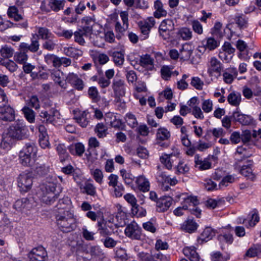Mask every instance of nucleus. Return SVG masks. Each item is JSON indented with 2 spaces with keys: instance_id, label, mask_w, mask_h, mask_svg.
<instances>
[{
  "instance_id": "1",
  "label": "nucleus",
  "mask_w": 261,
  "mask_h": 261,
  "mask_svg": "<svg viewBox=\"0 0 261 261\" xmlns=\"http://www.w3.org/2000/svg\"><path fill=\"white\" fill-rule=\"evenodd\" d=\"M57 187V180L56 176H48L47 178L46 183L42 187V194L41 199L46 204H51L54 202L59 193L61 192V189Z\"/></svg>"
},
{
  "instance_id": "2",
  "label": "nucleus",
  "mask_w": 261,
  "mask_h": 261,
  "mask_svg": "<svg viewBox=\"0 0 261 261\" xmlns=\"http://www.w3.org/2000/svg\"><path fill=\"white\" fill-rule=\"evenodd\" d=\"M57 224L59 228L64 232H69L76 227L75 219L69 211L59 212L56 215Z\"/></svg>"
},
{
  "instance_id": "3",
  "label": "nucleus",
  "mask_w": 261,
  "mask_h": 261,
  "mask_svg": "<svg viewBox=\"0 0 261 261\" xmlns=\"http://www.w3.org/2000/svg\"><path fill=\"white\" fill-rule=\"evenodd\" d=\"M28 130L21 120H18L8 129L7 136L13 139L21 140L27 137Z\"/></svg>"
},
{
  "instance_id": "4",
  "label": "nucleus",
  "mask_w": 261,
  "mask_h": 261,
  "mask_svg": "<svg viewBox=\"0 0 261 261\" xmlns=\"http://www.w3.org/2000/svg\"><path fill=\"white\" fill-rule=\"evenodd\" d=\"M33 176L31 172H22L17 178V185L21 193L30 190L33 185Z\"/></svg>"
},
{
  "instance_id": "5",
  "label": "nucleus",
  "mask_w": 261,
  "mask_h": 261,
  "mask_svg": "<svg viewBox=\"0 0 261 261\" xmlns=\"http://www.w3.org/2000/svg\"><path fill=\"white\" fill-rule=\"evenodd\" d=\"M30 261H47V253L42 246L33 248L28 254Z\"/></svg>"
},
{
  "instance_id": "6",
  "label": "nucleus",
  "mask_w": 261,
  "mask_h": 261,
  "mask_svg": "<svg viewBox=\"0 0 261 261\" xmlns=\"http://www.w3.org/2000/svg\"><path fill=\"white\" fill-rule=\"evenodd\" d=\"M124 232L127 237L132 239L140 240L141 236V228L134 221L126 226Z\"/></svg>"
},
{
  "instance_id": "7",
  "label": "nucleus",
  "mask_w": 261,
  "mask_h": 261,
  "mask_svg": "<svg viewBox=\"0 0 261 261\" xmlns=\"http://www.w3.org/2000/svg\"><path fill=\"white\" fill-rule=\"evenodd\" d=\"M112 87L115 96L117 98V101L119 100L120 97H122L125 96V82L123 80L116 79H114Z\"/></svg>"
},
{
  "instance_id": "8",
  "label": "nucleus",
  "mask_w": 261,
  "mask_h": 261,
  "mask_svg": "<svg viewBox=\"0 0 261 261\" xmlns=\"http://www.w3.org/2000/svg\"><path fill=\"white\" fill-rule=\"evenodd\" d=\"M0 119L4 121H12L15 119V111L9 105H1Z\"/></svg>"
},
{
  "instance_id": "9",
  "label": "nucleus",
  "mask_w": 261,
  "mask_h": 261,
  "mask_svg": "<svg viewBox=\"0 0 261 261\" xmlns=\"http://www.w3.org/2000/svg\"><path fill=\"white\" fill-rule=\"evenodd\" d=\"M65 3V0H49L48 6L50 9H46L45 5L43 3H42L40 8L46 12H49L50 11L57 12L64 9Z\"/></svg>"
},
{
  "instance_id": "10",
  "label": "nucleus",
  "mask_w": 261,
  "mask_h": 261,
  "mask_svg": "<svg viewBox=\"0 0 261 261\" xmlns=\"http://www.w3.org/2000/svg\"><path fill=\"white\" fill-rule=\"evenodd\" d=\"M207 72L212 75L214 72L220 74L223 70L222 64L216 57H211L207 63Z\"/></svg>"
},
{
  "instance_id": "11",
  "label": "nucleus",
  "mask_w": 261,
  "mask_h": 261,
  "mask_svg": "<svg viewBox=\"0 0 261 261\" xmlns=\"http://www.w3.org/2000/svg\"><path fill=\"white\" fill-rule=\"evenodd\" d=\"M98 231L99 234L103 237H106L110 236L114 233L113 225L110 222L102 221V222H98Z\"/></svg>"
},
{
  "instance_id": "12",
  "label": "nucleus",
  "mask_w": 261,
  "mask_h": 261,
  "mask_svg": "<svg viewBox=\"0 0 261 261\" xmlns=\"http://www.w3.org/2000/svg\"><path fill=\"white\" fill-rule=\"evenodd\" d=\"M185 204H189V211L191 214L195 215L197 218L200 217L201 211L197 206L199 201L196 196H189L185 201Z\"/></svg>"
},
{
  "instance_id": "13",
  "label": "nucleus",
  "mask_w": 261,
  "mask_h": 261,
  "mask_svg": "<svg viewBox=\"0 0 261 261\" xmlns=\"http://www.w3.org/2000/svg\"><path fill=\"white\" fill-rule=\"evenodd\" d=\"M172 203V198L170 196H162L156 202V211L164 212L168 210Z\"/></svg>"
},
{
  "instance_id": "14",
  "label": "nucleus",
  "mask_w": 261,
  "mask_h": 261,
  "mask_svg": "<svg viewBox=\"0 0 261 261\" xmlns=\"http://www.w3.org/2000/svg\"><path fill=\"white\" fill-rule=\"evenodd\" d=\"M59 112L52 108L49 110V112L46 111H42L40 113V117L43 119L42 120L43 122L46 123H52L55 121L56 118L58 117Z\"/></svg>"
},
{
  "instance_id": "15",
  "label": "nucleus",
  "mask_w": 261,
  "mask_h": 261,
  "mask_svg": "<svg viewBox=\"0 0 261 261\" xmlns=\"http://www.w3.org/2000/svg\"><path fill=\"white\" fill-rule=\"evenodd\" d=\"M170 132L165 127H161L158 129L156 134V143L161 146L167 147L168 144L162 142L168 140L170 137Z\"/></svg>"
},
{
  "instance_id": "16",
  "label": "nucleus",
  "mask_w": 261,
  "mask_h": 261,
  "mask_svg": "<svg viewBox=\"0 0 261 261\" xmlns=\"http://www.w3.org/2000/svg\"><path fill=\"white\" fill-rule=\"evenodd\" d=\"M66 81L77 90L82 91L84 89V82L76 74L69 73L66 77Z\"/></svg>"
},
{
  "instance_id": "17",
  "label": "nucleus",
  "mask_w": 261,
  "mask_h": 261,
  "mask_svg": "<svg viewBox=\"0 0 261 261\" xmlns=\"http://www.w3.org/2000/svg\"><path fill=\"white\" fill-rule=\"evenodd\" d=\"M232 117L235 121L239 122L243 125L250 124L253 120L251 116L244 114L238 111L233 113Z\"/></svg>"
},
{
  "instance_id": "18",
  "label": "nucleus",
  "mask_w": 261,
  "mask_h": 261,
  "mask_svg": "<svg viewBox=\"0 0 261 261\" xmlns=\"http://www.w3.org/2000/svg\"><path fill=\"white\" fill-rule=\"evenodd\" d=\"M92 29L90 27H84L83 30H80L74 33V41L80 45H83L85 43L84 36H87V34L91 33Z\"/></svg>"
},
{
  "instance_id": "19",
  "label": "nucleus",
  "mask_w": 261,
  "mask_h": 261,
  "mask_svg": "<svg viewBox=\"0 0 261 261\" xmlns=\"http://www.w3.org/2000/svg\"><path fill=\"white\" fill-rule=\"evenodd\" d=\"M139 64L147 70H152L154 68V60L148 54L140 57Z\"/></svg>"
},
{
  "instance_id": "20",
  "label": "nucleus",
  "mask_w": 261,
  "mask_h": 261,
  "mask_svg": "<svg viewBox=\"0 0 261 261\" xmlns=\"http://www.w3.org/2000/svg\"><path fill=\"white\" fill-rule=\"evenodd\" d=\"M198 225L193 219L188 218L181 225V229L186 232L190 233L195 232Z\"/></svg>"
},
{
  "instance_id": "21",
  "label": "nucleus",
  "mask_w": 261,
  "mask_h": 261,
  "mask_svg": "<svg viewBox=\"0 0 261 261\" xmlns=\"http://www.w3.org/2000/svg\"><path fill=\"white\" fill-rule=\"evenodd\" d=\"M238 75L237 68L230 67L226 69L223 73V80L226 84H231Z\"/></svg>"
},
{
  "instance_id": "22",
  "label": "nucleus",
  "mask_w": 261,
  "mask_h": 261,
  "mask_svg": "<svg viewBox=\"0 0 261 261\" xmlns=\"http://www.w3.org/2000/svg\"><path fill=\"white\" fill-rule=\"evenodd\" d=\"M136 182L140 191L146 192L149 190V181L144 175L139 176L136 179Z\"/></svg>"
},
{
  "instance_id": "23",
  "label": "nucleus",
  "mask_w": 261,
  "mask_h": 261,
  "mask_svg": "<svg viewBox=\"0 0 261 261\" xmlns=\"http://www.w3.org/2000/svg\"><path fill=\"white\" fill-rule=\"evenodd\" d=\"M154 7L155 11L153 13V16L156 18L166 16L167 11L164 8L163 4L160 0H156L154 3Z\"/></svg>"
},
{
  "instance_id": "24",
  "label": "nucleus",
  "mask_w": 261,
  "mask_h": 261,
  "mask_svg": "<svg viewBox=\"0 0 261 261\" xmlns=\"http://www.w3.org/2000/svg\"><path fill=\"white\" fill-rule=\"evenodd\" d=\"M184 254L188 256L191 261H199L200 256L194 247H185L183 249Z\"/></svg>"
},
{
  "instance_id": "25",
  "label": "nucleus",
  "mask_w": 261,
  "mask_h": 261,
  "mask_svg": "<svg viewBox=\"0 0 261 261\" xmlns=\"http://www.w3.org/2000/svg\"><path fill=\"white\" fill-rule=\"evenodd\" d=\"M63 52L65 55L75 59L81 57L83 54L82 50L73 47H64Z\"/></svg>"
},
{
  "instance_id": "26",
  "label": "nucleus",
  "mask_w": 261,
  "mask_h": 261,
  "mask_svg": "<svg viewBox=\"0 0 261 261\" xmlns=\"http://www.w3.org/2000/svg\"><path fill=\"white\" fill-rule=\"evenodd\" d=\"M241 94L239 92H231L227 97V101L230 105L233 106H238L241 101Z\"/></svg>"
},
{
  "instance_id": "27",
  "label": "nucleus",
  "mask_w": 261,
  "mask_h": 261,
  "mask_svg": "<svg viewBox=\"0 0 261 261\" xmlns=\"http://www.w3.org/2000/svg\"><path fill=\"white\" fill-rule=\"evenodd\" d=\"M70 152L73 155L82 156L85 151L84 145L81 143L71 145L69 147Z\"/></svg>"
},
{
  "instance_id": "28",
  "label": "nucleus",
  "mask_w": 261,
  "mask_h": 261,
  "mask_svg": "<svg viewBox=\"0 0 261 261\" xmlns=\"http://www.w3.org/2000/svg\"><path fill=\"white\" fill-rule=\"evenodd\" d=\"M20 163L24 166H31L34 163V158L26 153L20 151L19 153Z\"/></svg>"
},
{
  "instance_id": "29",
  "label": "nucleus",
  "mask_w": 261,
  "mask_h": 261,
  "mask_svg": "<svg viewBox=\"0 0 261 261\" xmlns=\"http://www.w3.org/2000/svg\"><path fill=\"white\" fill-rule=\"evenodd\" d=\"M7 15L9 18H13L16 21L23 19V16L18 13V8L15 6H10L7 11Z\"/></svg>"
},
{
  "instance_id": "30",
  "label": "nucleus",
  "mask_w": 261,
  "mask_h": 261,
  "mask_svg": "<svg viewBox=\"0 0 261 261\" xmlns=\"http://www.w3.org/2000/svg\"><path fill=\"white\" fill-rule=\"evenodd\" d=\"M88 112L87 111H83L79 113V115L74 117V119L76 122L83 127H86L88 124L89 121L87 118Z\"/></svg>"
},
{
  "instance_id": "31",
  "label": "nucleus",
  "mask_w": 261,
  "mask_h": 261,
  "mask_svg": "<svg viewBox=\"0 0 261 261\" xmlns=\"http://www.w3.org/2000/svg\"><path fill=\"white\" fill-rule=\"evenodd\" d=\"M173 156L176 158L173 153L169 154H165L160 157V160L167 169H171L172 168V163L173 162V160L172 159Z\"/></svg>"
},
{
  "instance_id": "32",
  "label": "nucleus",
  "mask_w": 261,
  "mask_h": 261,
  "mask_svg": "<svg viewBox=\"0 0 261 261\" xmlns=\"http://www.w3.org/2000/svg\"><path fill=\"white\" fill-rule=\"evenodd\" d=\"M216 234V231L211 227H206L201 234V239L202 241L207 242L211 240Z\"/></svg>"
},
{
  "instance_id": "33",
  "label": "nucleus",
  "mask_w": 261,
  "mask_h": 261,
  "mask_svg": "<svg viewBox=\"0 0 261 261\" xmlns=\"http://www.w3.org/2000/svg\"><path fill=\"white\" fill-rule=\"evenodd\" d=\"M174 29V24L172 20L166 19L162 21L159 30L164 32H171Z\"/></svg>"
},
{
  "instance_id": "34",
  "label": "nucleus",
  "mask_w": 261,
  "mask_h": 261,
  "mask_svg": "<svg viewBox=\"0 0 261 261\" xmlns=\"http://www.w3.org/2000/svg\"><path fill=\"white\" fill-rule=\"evenodd\" d=\"M56 150L59 156L61 162L63 163L68 159L69 156L64 145L58 144L56 147Z\"/></svg>"
},
{
  "instance_id": "35",
  "label": "nucleus",
  "mask_w": 261,
  "mask_h": 261,
  "mask_svg": "<svg viewBox=\"0 0 261 261\" xmlns=\"http://www.w3.org/2000/svg\"><path fill=\"white\" fill-rule=\"evenodd\" d=\"M195 162L196 166L200 170H207L211 168L212 164L208 158H205L203 160L198 158Z\"/></svg>"
},
{
  "instance_id": "36",
  "label": "nucleus",
  "mask_w": 261,
  "mask_h": 261,
  "mask_svg": "<svg viewBox=\"0 0 261 261\" xmlns=\"http://www.w3.org/2000/svg\"><path fill=\"white\" fill-rule=\"evenodd\" d=\"M21 151L34 158L36 155L37 148L34 143L29 142L25 144V146Z\"/></svg>"
},
{
  "instance_id": "37",
  "label": "nucleus",
  "mask_w": 261,
  "mask_h": 261,
  "mask_svg": "<svg viewBox=\"0 0 261 261\" xmlns=\"http://www.w3.org/2000/svg\"><path fill=\"white\" fill-rule=\"evenodd\" d=\"M113 61L117 66L122 65L124 61V51L121 50L119 51H114L112 54Z\"/></svg>"
},
{
  "instance_id": "38",
  "label": "nucleus",
  "mask_w": 261,
  "mask_h": 261,
  "mask_svg": "<svg viewBox=\"0 0 261 261\" xmlns=\"http://www.w3.org/2000/svg\"><path fill=\"white\" fill-rule=\"evenodd\" d=\"M123 2L125 5L128 7H133L135 2L137 8L145 9L148 7V4L146 1H143V5L141 4V0H123Z\"/></svg>"
},
{
  "instance_id": "39",
  "label": "nucleus",
  "mask_w": 261,
  "mask_h": 261,
  "mask_svg": "<svg viewBox=\"0 0 261 261\" xmlns=\"http://www.w3.org/2000/svg\"><path fill=\"white\" fill-rule=\"evenodd\" d=\"M29 204V201L27 198H23L16 200L14 204V208L18 211H21L23 209L27 208Z\"/></svg>"
},
{
  "instance_id": "40",
  "label": "nucleus",
  "mask_w": 261,
  "mask_h": 261,
  "mask_svg": "<svg viewBox=\"0 0 261 261\" xmlns=\"http://www.w3.org/2000/svg\"><path fill=\"white\" fill-rule=\"evenodd\" d=\"M0 64L6 67L10 72H14L17 68V64L12 60H5L0 58Z\"/></svg>"
},
{
  "instance_id": "41",
  "label": "nucleus",
  "mask_w": 261,
  "mask_h": 261,
  "mask_svg": "<svg viewBox=\"0 0 261 261\" xmlns=\"http://www.w3.org/2000/svg\"><path fill=\"white\" fill-rule=\"evenodd\" d=\"M70 200L68 197L63 198L60 199L56 205L57 210H58V214L59 213V212L68 211L67 209Z\"/></svg>"
},
{
  "instance_id": "42",
  "label": "nucleus",
  "mask_w": 261,
  "mask_h": 261,
  "mask_svg": "<svg viewBox=\"0 0 261 261\" xmlns=\"http://www.w3.org/2000/svg\"><path fill=\"white\" fill-rule=\"evenodd\" d=\"M45 40L42 44L43 48L49 51L53 50L57 45V40L55 39L54 36Z\"/></svg>"
},
{
  "instance_id": "43",
  "label": "nucleus",
  "mask_w": 261,
  "mask_h": 261,
  "mask_svg": "<svg viewBox=\"0 0 261 261\" xmlns=\"http://www.w3.org/2000/svg\"><path fill=\"white\" fill-rule=\"evenodd\" d=\"M100 241L106 248L110 249L114 248L119 242L118 240H115L110 236L105 237Z\"/></svg>"
},
{
  "instance_id": "44",
  "label": "nucleus",
  "mask_w": 261,
  "mask_h": 261,
  "mask_svg": "<svg viewBox=\"0 0 261 261\" xmlns=\"http://www.w3.org/2000/svg\"><path fill=\"white\" fill-rule=\"evenodd\" d=\"M240 173L242 175L251 180H254L255 177V175L252 173V170L250 165L243 166L240 170Z\"/></svg>"
},
{
  "instance_id": "45",
  "label": "nucleus",
  "mask_w": 261,
  "mask_h": 261,
  "mask_svg": "<svg viewBox=\"0 0 261 261\" xmlns=\"http://www.w3.org/2000/svg\"><path fill=\"white\" fill-rule=\"evenodd\" d=\"M138 24L141 34L143 36L142 39L144 40L147 39L148 37L151 28L147 25L146 22H143V21H139Z\"/></svg>"
},
{
  "instance_id": "46",
  "label": "nucleus",
  "mask_w": 261,
  "mask_h": 261,
  "mask_svg": "<svg viewBox=\"0 0 261 261\" xmlns=\"http://www.w3.org/2000/svg\"><path fill=\"white\" fill-rule=\"evenodd\" d=\"M108 127L102 123H98L95 128V131L99 138H103L107 136Z\"/></svg>"
},
{
  "instance_id": "47",
  "label": "nucleus",
  "mask_w": 261,
  "mask_h": 261,
  "mask_svg": "<svg viewBox=\"0 0 261 261\" xmlns=\"http://www.w3.org/2000/svg\"><path fill=\"white\" fill-rule=\"evenodd\" d=\"M260 255H261V249L257 245L252 246L246 253V255L250 257L258 256Z\"/></svg>"
},
{
  "instance_id": "48",
  "label": "nucleus",
  "mask_w": 261,
  "mask_h": 261,
  "mask_svg": "<svg viewBox=\"0 0 261 261\" xmlns=\"http://www.w3.org/2000/svg\"><path fill=\"white\" fill-rule=\"evenodd\" d=\"M125 119L127 124L131 128H135L138 124L135 116L130 113L126 114Z\"/></svg>"
},
{
  "instance_id": "49",
  "label": "nucleus",
  "mask_w": 261,
  "mask_h": 261,
  "mask_svg": "<svg viewBox=\"0 0 261 261\" xmlns=\"http://www.w3.org/2000/svg\"><path fill=\"white\" fill-rule=\"evenodd\" d=\"M25 117L27 120L32 123L35 120V113L33 110L31 109L28 106H25L22 110Z\"/></svg>"
},
{
  "instance_id": "50",
  "label": "nucleus",
  "mask_w": 261,
  "mask_h": 261,
  "mask_svg": "<svg viewBox=\"0 0 261 261\" xmlns=\"http://www.w3.org/2000/svg\"><path fill=\"white\" fill-rule=\"evenodd\" d=\"M38 36L43 40L50 39L52 37H54V35L47 28L44 27L39 28Z\"/></svg>"
},
{
  "instance_id": "51",
  "label": "nucleus",
  "mask_w": 261,
  "mask_h": 261,
  "mask_svg": "<svg viewBox=\"0 0 261 261\" xmlns=\"http://www.w3.org/2000/svg\"><path fill=\"white\" fill-rule=\"evenodd\" d=\"M178 35L183 40H189L192 38V32L188 28H182L179 30Z\"/></svg>"
},
{
  "instance_id": "52",
  "label": "nucleus",
  "mask_w": 261,
  "mask_h": 261,
  "mask_svg": "<svg viewBox=\"0 0 261 261\" xmlns=\"http://www.w3.org/2000/svg\"><path fill=\"white\" fill-rule=\"evenodd\" d=\"M38 36L36 34H33L31 38V43L30 44V51L32 53L37 52L39 48V43L37 39Z\"/></svg>"
},
{
  "instance_id": "53",
  "label": "nucleus",
  "mask_w": 261,
  "mask_h": 261,
  "mask_svg": "<svg viewBox=\"0 0 261 261\" xmlns=\"http://www.w3.org/2000/svg\"><path fill=\"white\" fill-rule=\"evenodd\" d=\"M138 257L140 261H156L154 254L147 252H140L138 254Z\"/></svg>"
},
{
  "instance_id": "54",
  "label": "nucleus",
  "mask_w": 261,
  "mask_h": 261,
  "mask_svg": "<svg viewBox=\"0 0 261 261\" xmlns=\"http://www.w3.org/2000/svg\"><path fill=\"white\" fill-rule=\"evenodd\" d=\"M120 174L125 184L129 185L132 184L135 179V176L129 172H127L125 169L120 170Z\"/></svg>"
},
{
  "instance_id": "55",
  "label": "nucleus",
  "mask_w": 261,
  "mask_h": 261,
  "mask_svg": "<svg viewBox=\"0 0 261 261\" xmlns=\"http://www.w3.org/2000/svg\"><path fill=\"white\" fill-rule=\"evenodd\" d=\"M0 53L1 56L4 58H9L12 57L14 53V50L12 47H9L7 45H5L0 49Z\"/></svg>"
},
{
  "instance_id": "56",
  "label": "nucleus",
  "mask_w": 261,
  "mask_h": 261,
  "mask_svg": "<svg viewBox=\"0 0 261 261\" xmlns=\"http://www.w3.org/2000/svg\"><path fill=\"white\" fill-rule=\"evenodd\" d=\"M28 56L25 52L16 53L14 55V60L19 64H23L27 62Z\"/></svg>"
},
{
  "instance_id": "57",
  "label": "nucleus",
  "mask_w": 261,
  "mask_h": 261,
  "mask_svg": "<svg viewBox=\"0 0 261 261\" xmlns=\"http://www.w3.org/2000/svg\"><path fill=\"white\" fill-rule=\"evenodd\" d=\"M234 20L241 29L247 28V20L245 16L237 15L235 17Z\"/></svg>"
},
{
  "instance_id": "58",
  "label": "nucleus",
  "mask_w": 261,
  "mask_h": 261,
  "mask_svg": "<svg viewBox=\"0 0 261 261\" xmlns=\"http://www.w3.org/2000/svg\"><path fill=\"white\" fill-rule=\"evenodd\" d=\"M88 95L94 102H97L100 99L98 91L95 87H91L89 88Z\"/></svg>"
},
{
  "instance_id": "59",
  "label": "nucleus",
  "mask_w": 261,
  "mask_h": 261,
  "mask_svg": "<svg viewBox=\"0 0 261 261\" xmlns=\"http://www.w3.org/2000/svg\"><path fill=\"white\" fill-rule=\"evenodd\" d=\"M234 181L235 178L233 175H226L222 178L219 184V187L220 188H222V187H226L228 186L230 184L234 182Z\"/></svg>"
},
{
  "instance_id": "60",
  "label": "nucleus",
  "mask_w": 261,
  "mask_h": 261,
  "mask_svg": "<svg viewBox=\"0 0 261 261\" xmlns=\"http://www.w3.org/2000/svg\"><path fill=\"white\" fill-rule=\"evenodd\" d=\"M132 214L137 217H144L146 214V211L142 207H140L138 204L132 207Z\"/></svg>"
},
{
  "instance_id": "61",
  "label": "nucleus",
  "mask_w": 261,
  "mask_h": 261,
  "mask_svg": "<svg viewBox=\"0 0 261 261\" xmlns=\"http://www.w3.org/2000/svg\"><path fill=\"white\" fill-rule=\"evenodd\" d=\"M219 45V43L212 37L208 38L205 45V49H208L210 50L215 49Z\"/></svg>"
},
{
  "instance_id": "62",
  "label": "nucleus",
  "mask_w": 261,
  "mask_h": 261,
  "mask_svg": "<svg viewBox=\"0 0 261 261\" xmlns=\"http://www.w3.org/2000/svg\"><path fill=\"white\" fill-rule=\"evenodd\" d=\"M192 53L193 51L192 50L182 47L180 50L179 57L180 60L183 61L188 60L190 58Z\"/></svg>"
},
{
  "instance_id": "63",
  "label": "nucleus",
  "mask_w": 261,
  "mask_h": 261,
  "mask_svg": "<svg viewBox=\"0 0 261 261\" xmlns=\"http://www.w3.org/2000/svg\"><path fill=\"white\" fill-rule=\"evenodd\" d=\"M176 169V171L178 174H185L189 171L188 165L182 161L178 163Z\"/></svg>"
},
{
  "instance_id": "64",
  "label": "nucleus",
  "mask_w": 261,
  "mask_h": 261,
  "mask_svg": "<svg viewBox=\"0 0 261 261\" xmlns=\"http://www.w3.org/2000/svg\"><path fill=\"white\" fill-rule=\"evenodd\" d=\"M92 174L95 180L98 184H101L103 177L102 172L99 169H96L92 172Z\"/></svg>"
}]
</instances>
